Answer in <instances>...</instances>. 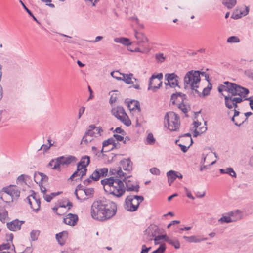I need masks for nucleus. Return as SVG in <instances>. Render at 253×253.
Masks as SVG:
<instances>
[{
  "instance_id": "obj_1",
  "label": "nucleus",
  "mask_w": 253,
  "mask_h": 253,
  "mask_svg": "<svg viewBox=\"0 0 253 253\" xmlns=\"http://www.w3.org/2000/svg\"><path fill=\"white\" fill-rule=\"evenodd\" d=\"M223 84L218 87V91L224 96L226 107L228 109L234 108L231 120L236 126H240L247 120V118L236 110L237 104L243 101V98L249 93V90L235 83L225 82Z\"/></svg>"
},
{
  "instance_id": "obj_2",
  "label": "nucleus",
  "mask_w": 253,
  "mask_h": 253,
  "mask_svg": "<svg viewBox=\"0 0 253 253\" xmlns=\"http://www.w3.org/2000/svg\"><path fill=\"white\" fill-rule=\"evenodd\" d=\"M117 210V205L109 200L94 201L91 208V217L98 221H105L114 216Z\"/></svg>"
},
{
  "instance_id": "obj_3",
  "label": "nucleus",
  "mask_w": 253,
  "mask_h": 253,
  "mask_svg": "<svg viewBox=\"0 0 253 253\" xmlns=\"http://www.w3.org/2000/svg\"><path fill=\"white\" fill-rule=\"evenodd\" d=\"M110 173L112 175L115 176L116 178L115 181L113 189L109 194H112L117 197H121L125 192L126 188L122 180H125L128 177L126 172H124L121 168L118 169H110Z\"/></svg>"
},
{
  "instance_id": "obj_4",
  "label": "nucleus",
  "mask_w": 253,
  "mask_h": 253,
  "mask_svg": "<svg viewBox=\"0 0 253 253\" xmlns=\"http://www.w3.org/2000/svg\"><path fill=\"white\" fill-rule=\"evenodd\" d=\"M20 190L15 185L4 187L0 191V206H5V204L9 203L20 196Z\"/></svg>"
},
{
  "instance_id": "obj_5",
  "label": "nucleus",
  "mask_w": 253,
  "mask_h": 253,
  "mask_svg": "<svg viewBox=\"0 0 253 253\" xmlns=\"http://www.w3.org/2000/svg\"><path fill=\"white\" fill-rule=\"evenodd\" d=\"M200 71L195 70H191L187 72L184 78L185 86L186 87H190L195 92H199L198 88H200Z\"/></svg>"
},
{
  "instance_id": "obj_6",
  "label": "nucleus",
  "mask_w": 253,
  "mask_h": 253,
  "mask_svg": "<svg viewBox=\"0 0 253 253\" xmlns=\"http://www.w3.org/2000/svg\"><path fill=\"white\" fill-rule=\"evenodd\" d=\"M102 132L101 127L96 126L94 125H89L81 140V144L88 145L95 138L100 136Z\"/></svg>"
},
{
  "instance_id": "obj_7",
  "label": "nucleus",
  "mask_w": 253,
  "mask_h": 253,
  "mask_svg": "<svg viewBox=\"0 0 253 253\" xmlns=\"http://www.w3.org/2000/svg\"><path fill=\"white\" fill-rule=\"evenodd\" d=\"M164 124L170 131H177L180 125L179 117L172 111L169 112L165 116Z\"/></svg>"
},
{
  "instance_id": "obj_8",
  "label": "nucleus",
  "mask_w": 253,
  "mask_h": 253,
  "mask_svg": "<svg viewBox=\"0 0 253 253\" xmlns=\"http://www.w3.org/2000/svg\"><path fill=\"white\" fill-rule=\"evenodd\" d=\"M144 200V197L142 196L129 195L126 197L124 208L129 211H136L140 203Z\"/></svg>"
},
{
  "instance_id": "obj_9",
  "label": "nucleus",
  "mask_w": 253,
  "mask_h": 253,
  "mask_svg": "<svg viewBox=\"0 0 253 253\" xmlns=\"http://www.w3.org/2000/svg\"><path fill=\"white\" fill-rule=\"evenodd\" d=\"M90 163V158L88 156L83 157L80 162L78 164L77 170L75 171L70 176V179L73 178L76 176H80V178L83 177L86 174L87 169L86 167Z\"/></svg>"
},
{
  "instance_id": "obj_10",
  "label": "nucleus",
  "mask_w": 253,
  "mask_h": 253,
  "mask_svg": "<svg viewBox=\"0 0 253 253\" xmlns=\"http://www.w3.org/2000/svg\"><path fill=\"white\" fill-rule=\"evenodd\" d=\"M111 112L116 118L126 126H130L131 125V122L123 107L118 106L114 107L112 109Z\"/></svg>"
},
{
  "instance_id": "obj_11",
  "label": "nucleus",
  "mask_w": 253,
  "mask_h": 253,
  "mask_svg": "<svg viewBox=\"0 0 253 253\" xmlns=\"http://www.w3.org/2000/svg\"><path fill=\"white\" fill-rule=\"evenodd\" d=\"M162 79L163 74L162 73L157 75H153L149 79L148 89L149 90H152L154 92H156L162 85Z\"/></svg>"
},
{
  "instance_id": "obj_12",
  "label": "nucleus",
  "mask_w": 253,
  "mask_h": 253,
  "mask_svg": "<svg viewBox=\"0 0 253 253\" xmlns=\"http://www.w3.org/2000/svg\"><path fill=\"white\" fill-rule=\"evenodd\" d=\"M76 160V157L73 156H69L67 157L62 156L57 158L56 161H51L49 165L52 167L53 169H57L60 168L61 165H68L73 162H75Z\"/></svg>"
},
{
  "instance_id": "obj_13",
  "label": "nucleus",
  "mask_w": 253,
  "mask_h": 253,
  "mask_svg": "<svg viewBox=\"0 0 253 253\" xmlns=\"http://www.w3.org/2000/svg\"><path fill=\"white\" fill-rule=\"evenodd\" d=\"M108 172V169L106 168H98L96 169L89 178L84 181V184H88L91 180L97 181L100 177L106 176Z\"/></svg>"
},
{
  "instance_id": "obj_14",
  "label": "nucleus",
  "mask_w": 253,
  "mask_h": 253,
  "mask_svg": "<svg viewBox=\"0 0 253 253\" xmlns=\"http://www.w3.org/2000/svg\"><path fill=\"white\" fill-rule=\"evenodd\" d=\"M34 178L35 181L39 184L41 192L45 193V192L46 191V189L45 187L43 186V183L47 181L48 177L43 173L36 172L34 174Z\"/></svg>"
},
{
  "instance_id": "obj_15",
  "label": "nucleus",
  "mask_w": 253,
  "mask_h": 253,
  "mask_svg": "<svg viewBox=\"0 0 253 253\" xmlns=\"http://www.w3.org/2000/svg\"><path fill=\"white\" fill-rule=\"evenodd\" d=\"M25 200L29 203L34 211H37L40 209V201L35 192H33L30 196H28Z\"/></svg>"
},
{
  "instance_id": "obj_16",
  "label": "nucleus",
  "mask_w": 253,
  "mask_h": 253,
  "mask_svg": "<svg viewBox=\"0 0 253 253\" xmlns=\"http://www.w3.org/2000/svg\"><path fill=\"white\" fill-rule=\"evenodd\" d=\"M158 228L157 227H151L148 228L146 231L145 233V235L146 236V240L147 241H152V240H154V243L155 245H158L161 243L160 240H162L159 235L156 236L155 234L152 233V229L156 230Z\"/></svg>"
},
{
  "instance_id": "obj_17",
  "label": "nucleus",
  "mask_w": 253,
  "mask_h": 253,
  "mask_svg": "<svg viewBox=\"0 0 253 253\" xmlns=\"http://www.w3.org/2000/svg\"><path fill=\"white\" fill-rule=\"evenodd\" d=\"M165 77L167 81L165 82L166 85H169L172 88L178 86V77L176 74L174 73L166 74Z\"/></svg>"
},
{
  "instance_id": "obj_18",
  "label": "nucleus",
  "mask_w": 253,
  "mask_h": 253,
  "mask_svg": "<svg viewBox=\"0 0 253 253\" xmlns=\"http://www.w3.org/2000/svg\"><path fill=\"white\" fill-rule=\"evenodd\" d=\"M115 176L109 178H105L101 181V184L103 186L105 191L108 193L111 192V189H113V185L116 181Z\"/></svg>"
},
{
  "instance_id": "obj_19",
  "label": "nucleus",
  "mask_w": 253,
  "mask_h": 253,
  "mask_svg": "<svg viewBox=\"0 0 253 253\" xmlns=\"http://www.w3.org/2000/svg\"><path fill=\"white\" fill-rule=\"evenodd\" d=\"M127 176L128 177H126L125 180H122V181H124L126 184V190L127 191L138 192L139 189V186L134 182L128 179L127 178L129 177L130 176L128 175Z\"/></svg>"
},
{
  "instance_id": "obj_20",
  "label": "nucleus",
  "mask_w": 253,
  "mask_h": 253,
  "mask_svg": "<svg viewBox=\"0 0 253 253\" xmlns=\"http://www.w3.org/2000/svg\"><path fill=\"white\" fill-rule=\"evenodd\" d=\"M121 168L123 169L124 170L128 172H130L132 170V162L129 158L124 159L120 161V166L116 168Z\"/></svg>"
},
{
  "instance_id": "obj_21",
  "label": "nucleus",
  "mask_w": 253,
  "mask_h": 253,
  "mask_svg": "<svg viewBox=\"0 0 253 253\" xmlns=\"http://www.w3.org/2000/svg\"><path fill=\"white\" fill-rule=\"evenodd\" d=\"M201 123L198 121H194L193 123L194 127L195 130L194 131L193 136L197 137L198 135L204 133L207 130L206 122H205L203 126L198 127L201 125Z\"/></svg>"
},
{
  "instance_id": "obj_22",
  "label": "nucleus",
  "mask_w": 253,
  "mask_h": 253,
  "mask_svg": "<svg viewBox=\"0 0 253 253\" xmlns=\"http://www.w3.org/2000/svg\"><path fill=\"white\" fill-rule=\"evenodd\" d=\"M78 221V216L77 214L68 213L64 218V222L70 226H75Z\"/></svg>"
},
{
  "instance_id": "obj_23",
  "label": "nucleus",
  "mask_w": 253,
  "mask_h": 253,
  "mask_svg": "<svg viewBox=\"0 0 253 253\" xmlns=\"http://www.w3.org/2000/svg\"><path fill=\"white\" fill-rule=\"evenodd\" d=\"M22 221L14 220L9 223H7V228L11 231H15L20 230L21 226L23 224Z\"/></svg>"
},
{
  "instance_id": "obj_24",
  "label": "nucleus",
  "mask_w": 253,
  "mask_h": 253,
  "mask_svg": "<svg viewBox=\"0 0 253 253\" xmlns=\"http://www.w3.org/2000/svg\"><path fill=\"white\" fill-rule=\"evenodd\" d=\"M183 238L185 239L186 241L189 243H200L203 241H206L207 240V238H203L199 236H184Z\"/></svg>"
},
{
  "instance_id": "obj_25",
  "label": "nucleus",
  "mask_w": 253,
  "mask_h": 253,
  "mask_svg": "<svg viewBox=\"0 0 253 253\" xmlns=\"http://www.w3.org/2000/svg\"><path fill=\"white\" fill-rule=\"evenodd\" d=\"M127 107L130 111H137L138 113L141 111L139 102L136 100H131L127 102Z\"/></svg>"
},
{
  "instance_id": "obj_26",
  "label": "nucleus",
  "mask_w": 253,
  "mask_h": 253,
  "mask_svg": "<svg viewBox=\"0 0 253 253\" xmlns=\"http://www.w3.org/2000/svg\"><path fill=\"white\" fill-rule=\"evenodd\" d=\"M228 214L232 220V222H236L242 218L241 211L239 210L229 212Z\"/></svg>"
},
{
  "instance_id": "obj_27",
  "label": "nucleus",
  "mask_w": 253,
  "mask_h": 253,
  "mask_svg": "<svg viewBox=\"0 0 253 253\" xmlns=\"http://www.w3.org/2000/svg\"><path fill=\"white\" fill-rule=\"evenodd\" d=\"M122 80L124 81L126 84H132L134 83L133 80L136 81V79L133 77V75L130 74H122Z\"/></svg>"
},
{
  "instance_id": "obj_28",
  "label": "nucleus",
  "mask_w": 253,
  "mask_h": 253,
  "mask_svg": "<svg viewBox=\"0 0 253 253\" xmlns=\"http://www.w3.org/2000/svg\"><path fill=\"white\" fill-rule=\"evenodd\" d=\"M135 37L137 40V44L139 46L141 43H145L148 41L147 37L141 32L136 31L135 33Z\"/></svg>"
},
{
  "instance_id": "obj_29",
  "label": "nucleus",
  "mask_w": 253,
  "mask_h": 253,
  "mask_svg": "<svg viewBox=\"0 0 253 253\" xmlns=\"http://www.w3.org/2000/svg\"><path fill=\"white\" fill-rule=\"evenodd\" d=\"M68 233L66 231H63L56 234V239L60 245H63L65 242Z\"/></svg>"
},
{
  "instance_id": "obj_30",
  "label": "nucleus",
  "mask_w": 253,
  "mask_h": 253,
  "mask_svg": "<svg viewBox=\"0 0 253 253\" xmlns=\"http://www.w3.org/2000/svg\"><path fill=\"white\" fill-rule=\"evenodd\" d=\"M66 207H68V209H70L71 207H72V204L69 201H67L66 204H62L60 205L58 207H54L53 208V210L54 212H55L58 215H62V212H61V210L62 208H65Z\"/></svg>"
},
{
  "instance_id": "obj_31",
  "label": "nucleus",
  "mask_w": 253,
  "mask_h": 253,
  "mask_svg": "<svg viewBox=\"0 0 253 253\" xmlns=\"http://www.w3.org/2000/svg\"><path fill=\"white\" fill-rule=\"evenodd\" d=\"M114 41L116 43H119L125 46L130 45L132 43L128 38L124 37L116 38Z\"/></svg>"
},
{
  "instance_id": "obj_32",
  "label": "nucleus",
  "mask_w": 253,
  "mask_h": 253,
  "mask_svg": "<svg viewBox=\"0 0 253 253\" xmlns=\"http://www.w3.org/2000/svg\"><path fill=\"white\" fill-rule=\"evenodd\" d=\"M167 175L168 177V182L169 183V185H171V183L176 178V176H177V172L171 170L167 172Z\"/></svg>"
},
{
  "instance_id": "obj_33",
  "label": "nucleus",
  "mask_w": 253,
  "mask_h": 253,
  "mask_svg": "<svg viewBox=\"0 0 253 253\" xmlns=\"http://www.w3.org/2000/svg\"><path fill=\"white\" fill-rule=\"evenodd\" d=\"M207 150L208 151V152H207L206 153H203L202 154V158L201 161V164H204L205 163H207V160H209V157H213V154L212 151L210 150V149H205V151H206Z\"/></svg>"
},
{
  "instance_id": "obj_34",
  "label": "nucleus",
  "mask_w": 253,
  "mask_h": 253,
  "mask_svg": "<svg viewBox=\"0 0 253 253\" xmlns=\"http://www.w3.org/2000/svg\"><path fill=\"white\" fill-rule=\"evenodd\" d=\"M218 222L220 224L229 223L232 222V220L229 216L228 213L223 214L222 216L218 220Z\"/></svg>"
},
{
  "instance_id": "obj_35",
  "label": "nucleus",
  "mask_w": 253,
  "mask_h": 253,
  "mask_svg": "<svg viewBox=\"0 0 253 253\" xmlns=\"http://www.w3.org/2000/svg\"><path fill=\"white\" fill-rule=\"evenodd\" d=\"M236 3V0H222V4L228 9L232 8Z\"/></svg>"
},
{
  "instance_id": "obj_36",
  "label": "nucleus",
  "mask_w": 253,
  "mask_h": 253,
  "mask_svg": "<svg viewBox=\"0 0 253 253\" xmlns=\"http://www.w3.org/2000/svg\"><path fill=\"white\" fill-rule=\"evenodd\" d=\"M220 171L221 173H227L233 177H236V174L233 169L231 168H229L226 169H220Z\"/></svg>"
},
{
  "instance_id": "obj_37",
  "label": "nucleus",
  "mask_w": 253,
  "mask_h": 253,
  "mask_svg": "<svg viewBox=\"0 0 253 253\" xmlns=\"http://www.w3.org/2000/svg\"><path fill=\"white\" fill-rule=\"evenodd\" d=\"M167 242H168L169 244L173 246L176 249H179L180 247V244L179 241L178 240V239L176 238H174L173 239H167Z\"/></svg>"
},
{
  "instance_id": "obj_38",
  "label": "nucleus",
  "mask_w": 253,
  "mask_h": 253,
  "mask_svg": "<svg viewBox=\"0 0 253 253\" xmlns=\"http://www.w3.org/2000/svg\"><path fill=\"white\" fill-rule=\"evenodd\" d=\"M156 141L155 138L152 133H149L147 136L145 143L148 145H153Z\"/></svg>"
},
{
  "instance_id": "obj_39",
  "label": "nucleus",
  "mask_w": 253,
  "mask_h": 253,
  "mask_svg": "<svg viewBox=\"0 0 253 253\" xmlns=\"http://www.w3.org/2000/svg\"><path fill=\"white\" fill-rule=\"evenodd\" d=\"M7 211L5 210L0 211V221L4 223L7 221Z\"/></svg>"
},
{
  "instance_id": "obj_40",
  "label": "nucleus",
  "mask_w": 253,
  "mask_h": 253,
  "mask_svg": "<svg viewBox=\"0 0 253 253\" xmlns=\"http://www.w3.org/2000/svg\"><path fill=\"white\" fill-rule=\"evenodd\" d=\"M249 13V9L248 7H246L245 9L243 11H240V14H236L234 13L232 15V17L234 19H238L241 18L242 16H246Z\"/></svg>"
},
{
  "instance_id": "obj_41",
  "label": "nucleus",
  "mask_w": 253,
  "mask_h": 253,
  "mask_svg": "<svg viewBox=\"0 0 253 253\" xmlns=\"http://www.w3.org/2000/svg\"><path fill=\"white\" fill-rule=\"evenodd\" d=\"M155 59L158 63H162L166 60V56L162 53H158L155 54Z\"/></svg>"
},
{
  "instance_id": "obj_42",
  "label": "nucleus",
  "mask_w": 253,
  "mask_h": 253,
  "mask_svg": "<svg viewBox=\"0 0 253 253\" xmlns=\"http://www.w3.org/2000/svg\"><path fill=\"white\" fill-rule=\"evenodd\" d=\"M240 41L239 38L235 36L229 37L227 40V42L230 43H238Z\"/></svg>"
},
{
  "instance_id": "obj_43",
  "label": "nucleus",
  "mask_w": 253,
  "mask_h": 253,
  "mask_svg": "<svg viewBox=\"0 0 253 253\" xmlns=\"http://www.w3.org/2000/svg\"><path fill=\"white\" fill-rule=\"evenodd\" d=\"M166 249V245L165 244H161L157 250L153 251L151 253H164Z\"/></svg>"
},
{
  "instance_id": "obj_44",
  "label": "nucleus",
  "mask_w": 253,
  "mask_h": 253,
  "mask_svg": "<svg viewBox=\"0 0 253 253\" xmlns=\"http://www.w3.org/2000/svg\"><path fill=\"white\" fill-rule=\"evenodd\" d=\"M40 232L38 230H32L30 233L31 239L35 241L38 239Z\"/></svg>"
},
{
  "instance_id": "obj_45",
  "label": "nucleus",
  "mask_w": 253,
  "mask_h": 253,
  "mask_svg": "<svg viewBox=\"0 0 253 253\" xmlns=\"http://www.w3.org/2000/svg\"><path fill=\"white\" fill-rule=\"evenodd\" d=\"M211 88H207V87L202 88L200 86V88H198V90L199 91V92H197V93L198 94H199L201 93V91H202V94H203V95H207L209 93Z\"/></svg>"
},
{
  "instance_id": "obj_46",
  "label": "nucleus",
  "mask_w": 253,
  "mask_h": 253,
  "mask_svg": "<svg viewBox=\"0 0 253 253\" xmlns=\"http://www.w3.org/2000/svg\"><path fill=\"white\" fill-rule=\"evenodd\" d=\"M113 93L111 95L110 98V103L113 104V103H115L117 100V94L116 92L117 91H112Z\"/></svg>"
},
{
  "instance_id": "obj_47",
  "label": "nucleus",
  "mask_w": 253,
  "mask_h": 253,
  "mask_svg": "<svg viewBox=\"0 0 253 253\" xmlns=\"http://www.w3.org/2000/svg\"><path fill=\"white\" fill-rule=\"evenodd\" d=\"M122 74L118 71H113L111 73V75L118 80H121L122 77H119V75H122Z\"/></svg>"
},
{
  "instance_id": "obj_48",
  "label": "nucleus",
  "mask_w": 253,
  "mask_h": 253,
  "mask_svg": "<svg viewBox=\"0 0 253 253\" xmlns=\"http://www.w3.org/2000/svg\"><path fill=\"white\" fill-rule=\"evenodd\" d=\"M10 247V244L9 242L3 244L0 246V251H7Z\"/></svg>"
},
{
  "instance_id": "obj_49",
  "label": "nucleus",
  "mask_w": 253,
  "mask_h": 253,
  "mask_svg": "<svg viewBox=\"0 0 253 253\" xmlns=\"http://www.w3.org/2000/svg\"><path fill=\"white\" fill-rule=\"evenodd\" d=\"M113 139H108V140L104 141L103 142V148H102L101 151L103 152L104 148L105 147L109 145V144H111L113 143Z\"/></svg>"
},
{
  "instance_id": "obj_50",
  "label": "nucleus",
  "mask_w": 253,
  "mask_h": 253,
  "mask_svg": "<svg viewBox=\"0 0 253 253\" xmlns=\"http://www.w3.org/2000/svg\"><path fill=\"white\" fill-rule=\"evenodd\" d=\"M244 74L247 77L253 80V72L252 71L250 70H246Z\"/></svg>"
},
{
  "instance_id": "obj_51",
  "label": "nucleus",
  "mask_w": 253,
  "mask_h": 253,
  "mask_svg": "<svg viewBox=\"0 0 253 253\" xmlns=\"http://www.w3.org/2000/svg\"><path fill=\"white\" fill-rule=\"evenodd\" d=\"M150 171L152 174L156 175H159L160 173V170L158 169L155 167L150 169Z\"/></svg>"
},
{
  "instance_id": "obj_52",
  "label": "nucleus",
  "mask_w": 253,
  "mask_h": 253,
  "mask_svg": "<svg viewBox=\"0 0 253 253\" xmlns=\"http://www.w3.org/2000/svg\"><path fill=\"white\" fill-rule=\"evenodd\" d=\"M84 192L87 196H91L94 192V189L93 188H86L84 190Z\"/></svg>"
},
{
  "instance_id": "obj_53",
  "label": "nucleus",
  "mask_w": 253,
  "mask_h": 253,
  "mask_svg": "<svg viewBox=\"0 0 253 253\" xmlns=\"http://www.w3.org/2000/svg\"><path fill=\"white\" fill-rule=\"evenodd\" d=\"M178 108L184 113H186L188 111V109L186 106L183 104H179Z\"/></svg>"
},
{
  "instance_id": "obj_54",
  "label": "nucleus",
  "mask_w": 253,
  "mask_h": 253,
  "mask_svg": "<svg viewBox=\"0 0 253 253\" xmlns=\"http://www.w3.org/2000/svg\"><path fill=\"white\" fill-rule=\"evenodd\" d=\"M184 190L186 194V196L190 199L194 200V197L192 196L191 192L186 188H184Z\"/></svg>"
},
{
  "instance_id": "obj_55",
  "label": "nucleus",
  "mask_w": 253,
  "mask_h": 253,
  "mask_svg": "<svg viewBox=\"0 0 253 253\" xmlns=\"http://www.w3.org/2000/svg\"><path fill=\"white\" fill-rule=\"evenodd\" d=\"M52 145H53V144H50L49 145H47L46 144H43L42 145L41 148L39 149V150L43 149V151H46V150H48Z\"/></svg>"
},
{
  "instance_id": "obj_56",
  "label": "nucleus",
  "mask_w": 253,
  "mask_h": 253,
  "mask_svg": "<svg viewBox=\"0 0 253 253\" xmlns=\"http://www.w3.org/2000/svg\"><path fill=\"white\" fill-rule=\"evenodd\" d=\"M130 50L131 52H139L143 53H147L148 52V50L146 48L141 49L140 48H136L134 50Z\"/></svg>"
},
{
  "instance_id": "obj_57",
  "label": "nucleus",
  "mask_w": 253,
  "mask_h": 253,
  "mask_svg": "<svg viewBox=\"0 0 253 253\" xmlns=\"http://www.w3.org/2000/svg\"><path fill=\"white\" fill-rule=\"evenodd\" d=\"M178 146L180 147L181 150V151L182 152H186L187 151V150H188V149L189 148L190 145L189 144L188 146H186L185 145H182V144H179Z\"/></svg>"
},
{
  "instance_id": "obj_58",
  "label": "nucleus",
  "mask_w": 253,
  "mask_h": 253,
  "mask_svg": "<svg viewBox=\"0 0 253 253\" xmlns=\"http://www.w3.org/2000/svg\"><path fill=\"white\" fill-rule=\"evenodd\" d=\"M46 192L44 193H42L43 195V198L44 199L47 201V202H50L52 199V197L50 195H47L46 194Z\"/></svg>"
},
{
  "instance_id": "obj_59",
  "label": "nucleus",
  "mask_w": 253,
  "mask_h": 253,
  "mask_svg": "<svg viewBox=\"0 0 253 253\" xmlns=\"http://www.w3.org/2000/svg\"><path fill=\"white\" fill-rule=\"evenodd\" d=\"M85 110V107L84 106L81 107L79 110L78 118H80L82 115L84 114Z\"/></svg>"
},
{
  "instance_id": "obj_60",
  "label": "nucleus",
  "mask_w": 253,
  "mask_h": 253,
  "mask_svg": "<svg viewBox=\"0 0 253 253\" xmlns=\"http://www.w3.org/2000/svg\"><path fill=\"white\" fill-rule=\"evenodd\" d=\"M103 37L102 36H97L95 38L94 40H93V41L90 40V41H88V42H97L98 41H99L101 40L102 39H103Z\"/></svg>"
},
{
  "instance_id": "obj_61",
  "label": "nucleus",
  "mask_w": 253,
  "mask_h": 253,
  "mask_svg": "<svg viewBox=\"0 0 253 253\" xmlns=\"http://www.w3.org/2000/svg\"><path fill=\"white\" fill-rule=\"evenodd\" d=\"M20 2L21 3V4H22V5L23 6V8L26 10V11L27 12V13L30 15H32V13L31 12V11L29 10L27 7L25 6V5L24 4V3L21 1V0H20Z\"/></svg>"
},
{
  "instance_id": "obj_62",
  "label": "nucleus",
  "mask_w": 253,
  "mask_h": 253,
  "mask_svg": "<svg viewBox=\"0 0 253 253\" xmlns=\"http://www.w3.org/2000/svg\"><path fill=\"white\" fill-rule=\"evenodd\" d=\"M114 137L118 141H121L124 139V137L123 136L119 134H114Z\"/></svg>"
},
{
  "instance_id": "obj_63",
  "label": "nucleus",
  "mask_w": 253,
  "mask_h": 253,
  "mask_svg": "<svg viewBox=\"0 0 253 253\" xmlns=\"http://www.w3.org/2000/svg\"><path fill=\"white\" fill-rule=\"evenodd\" d=\"M24 176L23 175H21L19 176L17 178V182H19V183H22L24 182Z\"/></svg>"
},
{
  "instance_id": "obj_64",
  "label": "nucleus",
  "mask_w": 253,
  "mask_h": 253,
  "mask_svg": "<svg viewBox=\"0 0 253 253\" xmlns=\"http://www.w3.org/2000/svg\"><path fill=\"white\" fill-rule=\"evenodd\" d=\"M179 223H180L179 221L173 220L171 222H170L169 224H168L167 228H169L171 226L175 225V224H179Z\"/></svg>"
}]
</instances>
